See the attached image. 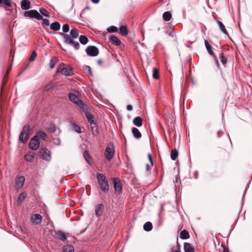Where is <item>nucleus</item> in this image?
I'll return each mask as SVG.
<instances>
[{"label":"nucleus","mask_w":252,"mask_h":252,"mask_svg":"<svg viewBox=\"0 0 252 252\" xmlns=\"http://www.w3.org/2000/svg\"><path fill=\"white\" fill-rule=\"evenodd\" d=\"M27 193L26 192H22L21 193L17 199V203L18 204H21L22 202L26 198Z\"/></svg>","instance_id":"obj_23"},{"label":"nucleus","mask_w":252,"mask_h":252,"mask_svg":"<svg viewBox=\"0 0 252 252\" xmlns=\"http://www.w3.org/2000/svg\"><path fill=\"white\" fill-rule=\"evenodd\" d=\"M62 29H63V32H67L69 31V26L68 24H64L63 26V28H62Z\"/></svg>","instance_id":"obj_45"},{"label":"nucleus","mask_w":252,"mask_h":252,"mask_svg":"<svg viewBox=\"0 0 252 252\" xmlns=\"http://www.w3.org/2000/svg\"><path fill=\"white\" fill-rule=\"evenodd\" d=\"M217 23L219 26V28L220 29V30H221V31L225 34L226 35H228V32H227V31H226L225 28V26H224V25L223 24V23L220 21H217Z\"/></svg>","instance_id":"obj_25"},{"label":"nucleus","mask_w":252,"mask_h":252,"mask_svg":"<svg viewBox=\"0 0 252 252\" xmlns=\"http://www.w3.org/2000/svg\"><path fill=\"white\" fill-rule=\"evenodd\" d=\"M84 70H85V71L89 74L90 75V76H92L93 75V73H92V69H91V68L88 66V65H86L84 68Z\"/></svg>","instance_id":"obj_44"},{"label":"nucleus","mask_w":252,"mask_h":252,"mask_svg":"<svg viewBox=\"0 0 252 252\" xmlns=\"http://www.w3.org/2000/svg\"><path fill=\"white\" fill-rule=\"evenodd\" d=\"M114 188L116 192H120L122 190V186L120 181L118 179L114 180Z\"/></svg>","instance_id":"obj_15"},{"label":"nucleus","mask_w":252,"mask_h":252,"mask_svg":"<svg viewBox=\"0 0 252 252\" xmlns=\"http://www.w3.org/2000/svg\"><path fill=\"white\" fill-rule=\"evenodd\" d=\"M178 155V152L176 149H175L171 151L170 157H171V158L172 160H175L177 158Z\"/></svg>","instance_id":"obj_33"},{"label":"nucleus","mask_w":252,"mask_h":252,"mask_svg":"<svg viewBox=\"0 0 252 252\" xmlns=\"http://www.w3.org/2000/svg\"><path fill=\"white\" fill-rule=\"evenodd\" d=\"M126 109L128 111H131L132 109V106L131 105H128L127 106Z\"/></svg>","instance_id":"obj_51"},{"label":"nucleus","mask_w":252,"mask_h":252,"mask_svg":"<svg viewBox=\"0 0 252 252\" xmlns=\"http://www.w3.org/2000/svg\"><path fill=\"white\" fill-rule=\"evenodd\" d=\"M11 70V67H9L7 69V70L6 74L5 75L4 78H6V75L7 74H8L10 72V71Z\"/></svg>","instance_id":"obj_52"},{"label":"nucleus","mask_w":252,"mask_h":252,"mask_svg":"<svg viewBox=\"0 0 252 252\" xmlns=\"http://www.w3.org/2000/svg\"><path fill=\"white\" fill-rule=\"evenodd\" d=\"M60 24L59 23L56 22L51 24L50 28L53 31H59L60 29Z\"/></svg>","instance_id":"obj_27"},{"label":"nucleus","mask_w":252,"mask_h":252,"mask_svg":"<svg viewBox=\"0 0 252 252\" xmlns=\"http://www.w3.org/2000/svg\"><path fill=\"white\" fill-rule=\"evenodd\" d=\"M2 3L8 7L12 6L10 0H0V4Z\"/></svg>","instance_id":"obj_36"},{"label":"nucleus","mask_w":252,"mask_h":252,"mask_svg":"<svg viewBox=\"0 0 252 252\" xmlns=\"http://www.w3.org/2000/svg\"><path fill=\"white\" fill-rule=\"evenodd\" d=\"M74 247L72 245H66L63 247V252H74Z\"/></svg>","instance_id":"obj_29"},{"label":"nucleus","mask_w":252,"mask_h":252,"mask_svg":"<svg viewBox=\"0 0 252 252\" xmlns=\"http://www.w3.org/2000/svg\"><path fill=\"white\" fill-rule=\"evenodd\" d=\"M120 32L123 35H126L128 33L127 29L126 26H121L120 28Z\"/></svg>","instance_id":"obj_32"},{"label":"nucleus","mask_w":252,"mask_h":252,"mask_svg":"<svg viewBox=\"0 0 252 252\" xmlns=\"http://www.w3.org/2000/svg\"><path fill=\"white\" fill-rule=\"evenodd\" d=\"M96 178L101 191L104 193L107 192L109 190V187L106 177L103 174L98 173L96 174Z\"/></svg>","instance_id":"obj_1"},{"label":"nucleus","mask_w":252,"mask_h":252,"mask_svg":"<svg viewBox=\"0 0 252 252\" xmlns=\"http://www.w3.org/2000/svg\"><path fill=\"white\" fill-rule=\"evenodd\" d=\"M72 127L73 130H74L75 131H76L78 133H81V127L78 126L77 125L75 124H73L72 125Z\"/></svg>","instance_id":"obj_40"},{"label":"nucleus","mask_w":252,"mask_h":252,"mask_svg":"<svg viewBox=\"0 0 252 252\" xmlns=\"http://www.w3.org/2000/svg\"><path fill=\"white\" fill-rule=\"evenodd\" d=\"M153 77L154 78L156 79H158L159 78V73L158 71L157 68H154L153 71Z\"/></svg>","instance_id":"obj_37"},{"label":"nucleus","mask_w":252,"mask_h":252,"mask_svg":"<svg viewBox=\"0 0 252 252\" xmlns=\"http://www.w3.org/2000/svg\"><path fill=\"white\" fill-rule=\"evenodd\" d=\"M36 57H37V53H36V51H33L31 56H30V58L29 59L30 61L31 62L34 61Z\"/></svg>","instance_id":"obj_42"},{"label":"nucleus","mask_w":252,"mask_h":252,"mask_svg":"<svg viewBox=\"0 0 252 252\" xmlns=\"http://www.w3.org/2000/svg\"><path fill=\"white\" fill-rule=\"evenodd\" d=\"M143 227L145 231H149L152 229L153 225L151 222L148 221L144 224Z\"/></svg>","instance_id":"obj_30"},{"label":"nucleus","mask_w":252,"mask_h":252,"mask_svg":"<svg viewBox=\"0 0 252 252\" xmlns=\"http://www.w3.org/2000/svg\"><path fill=\"white\" fill-rule=\"evenodd\" d=\"M39 156L43 159L47 161H50L51 158L50 152L46 148L40 149Z\"/></svg>","instance_id":"obj_9"},{"label":"nucleus","mask_w":252,"mask_h":252,"mask_svg":"<svg viewBox=\"0 0 252 252\" xmlns=\"http://www.w3.org/2000/svg\"><path fill=\"white\" fill-rule=\"evenodd\" d=\"M184 248L185 252H194V249L189 243H185Z\"/></svg>","instance_id":"obj_22"},{"label":"nucleus","mask_w":252,"mask_h":252,"mask_svg":"<svg viewBox=\"0 0 252 252\" xmlns=\"http://www.w3.org/2000/svg\"><path fill=\"white\" fill-rule=\"evenodd\" d=\"M204 43H205V47H206V49L207 50L208 52L209 53V54L210 55L213 56L215 58L216 63L218 64H219V62H218V60L217 59L216 56L214 54V52L212 50V47L210 45V44L209 43L208 40H205V41H204Z\"/></svg>","instance_id":"obj_13"},{"label":"nucleus","mask_w":252,"mask_h":252,"mask_svg":"<svg viewBox=\"0 0 252 252\" xmlns=\"http://www.w3.org/2000/svg\"><path fill=\"white\" fill-rule=\"evenodd\" d=\"M172 15L170 12H165L163 14V19L165 21H169L171 18Z\"/></svg>","instance_id":"obj_31"},{"label":"nucleus","mask_w":252,"mask_h":252,"mask_svg":"<svg viewBox=\"0 0 252 252\" xmlns=\"http://www.w3.org/2000/svg\"><path fill=\"white\" fill-rule=\"evenodd\" d=\"M132 132L134 137L136 138H140L141 137L142 135L138 128L133 127L132 129Z\"/></svg>","instance_id":"obj_21"},{"label":"nucleus","mask_w":252,"mask_h":252,"mask_svg":"<svg viewBox=\"0 0 252 252\" xmlns=\"http://www.w3.org/2000/svg\"><path fill=\"white\" fill-rule=\"evenodd\" d=\"M48 129L51 133H54L56 131L57 128L54 125L51 124L49 126Z\"/></svg>","instance_id":"obj_38"},{"label":"nucleus","mask_w":252,"mask_h":252,"mask_svg":"<svg viewBox=\"0 0 252 252\" xmlns=\"http://www.w3.org/2000/svg\"><path fill=\"white\" fill-rule=\"evenodd\" d=\"M24 16L25 17H29L30 18H35L39 20H41L43 19L42 16L36 10L26 11L24 12Z\"/></svg>","instance_id":"obj_5"},{"label":"nucleus","mask_w":252,"mask_h":252,"mask_svg":"<svg viewBox=\"0 0 252 252\" xmlns=\"http://www.w3.org/2000/svg\"><path fill=\"white\" fill-rule=\"evenodd\" d=\"M31 2L28 0H23L21 1V8L23 10H27L30 8Z\"/></svg>","instance_id":"obj_17"},{"label":"nucleus","mask_w":252,"mask_h":252,"mask_svg":"<svg viewBox=\"0 0 252 252\" xmlns=\"http://www.w3.org/2000/svg\"><path fill=\"white\" fill-rule=\"evenodd\" d=\"M221 133V132L220 131H219L218 132V133H217V134H218V137H220V133Z\"/></svg>","instance_id":"obj_57"},{"label":"nucleus","mask_w":252,"mask_h":252,"mask_svg":"<svg viewBox=\"0 0 252 252\" xmlns=\"http://www.w3.org/2000/svg\"><path fill=\"white\" fill-rule=\"evenodd\" d=\"M53 140L55 141L54 143L57 145H60V138H57V139L56 138H53Z\"/></svg>","instance_id":"obj_50"},{"label":"nucleus","mask_w":252,"mask_h":252,"mask_svg":"<svg viewBox=\"0 0 252 252\" xmlns=\"http://www.w3.org/2000/svg\"><path fill=\"white\" fill-rule=\"evenodd\" d=\"M79 41L82 44H86L88 42V39L85 35H81L79 37Z\"/></svg>","instance_id":"obj_35"},{"label":"nucleus","mask_w":252,"mask_h":252,"mask_svg":"<svg viewBox=\"0 0 252 252\" xmlns=\"http://www.w3.org/2000/svg\"><path fill=\"white\" fill-rule=\"evenodd\" d=\"M223 252H229V251L228 250L224 249Z\"/></svg>","instance_id":"obj_59"},{"label":"nucleus","mask_w":252,"mask_h":252,"mask_svg":"<svg viewBox=\"0 0 252 252\" xmlns=\"http://www.w3.org/2000/svg\"><path fill=\"white\" fill-rule=\"evenodd\" d=\"M49 65H50V67L52 69V68H54V67L55 66V63L54 62V61L53 59H51L50 60Z\"/></svg>","instance_id":"obj_48"},{"label":"nucleus","mask_w":252,"mask_h":252,"mask_svg":"<svg viewBox=\"0 0 252 252\" xmlns=\"http://www.w3.org/2000/svg\"><path fill=\"white\" fill-rule=\"evenodd\" d=\"M102 63V61L101 60H99L97 61V63L98 64H101Z\"/></svg>","instance_id":"obj_56"},{"label":"nucleus","mask_w":252,"mask_h":252,"mask_svg":"<svg viewBox=\"0 0 252 252\" xmlns=\"http://www.w3.org/2000/svg\"><path fill=\"white\" fill-rule=\"evenodd\" d=\"M177 249H178V250H177L176 251H172V252H180L179 248H177Z\"/></svg>","instance_id":"obj_58"},{"label":"nucleus","mask_w":252,"mask_h":252,"mask_svg":"<svg viewBox=\"0 0 252 252\" xmlns=\"http://www.w3.org/2000/svg\"><path fill=\"white\" fill-rule=\"evenodd\" d=\"M70 35L72 38H76L79 35L78 30L76 29H72L70 32Z\"/></svg>","instance_id":"obj_28"},{"label":"nucleus","mask_w":252,"mask_h":252,"mask_svg":"<svg viewBox=\"0 0 252 252\" xmlns=\"http://www.w3.org/2000/svg\"><path fill=\"white\" fill-rule=\"evenodd\" d=\"M37 135L38 138H41L43 140L46 141L47 139V135L43 131L38 130L36 132V135Z\"/></svg>","instance_id":"obj_18"},{"label":"nucleus","mask_w":252,"mask_h":252,"mask_svg":"<svg viewBox=\"0 0 252 252\" xmlns=\"http://www.w3.org/2000/svg\"><path fill=\"white\" fill-rule=\"evenodd\" d=\"M40 13L44 16L49 17V12L44 8H40L39 9Z\"/></svg>","instance_id":"obj_43"},{"label":"nucleus","mask_w":252,"mask_h":252,"mask_svg":"<svg viewBox=\"0 0 252 252\" xmlns=\"http://www.w3.org/2000/svg\"><path fill=\"white\" fill-rule=\"evenodd\" d=\"M91 1L94 3H97L99 0H91Z\"/></svg>","instance_id":"obj_54"},{"label":"nucleus","mask_w":252,"mask_h":252,"mask_svg":"<svg viewBox=\"0 0 252 252\" xmlns=\"http://www.w3.org/2000/svg\"><path fill=\"white\" fill-rule=\"evenodd\" d=\"M57 72H60L65 76H71L73 74L72 67L63 63L58 67Z\"/></svg>","instance_id":"obj_2"},{"label":"nucleus","mask_w":252,"mask_h":252,"mask_svg":"<svg viewBox=\"0 0 252 252\" xmlns=\"http://www.w3.org/2000/svg\"><path fill=\"white\" fill-rule=\"evenodd\" d=\"M33 158H34V156L33 154H31V153H29L25 156V159L27 161L32 162L33 161Z\"/></svg>","instance_id":"obj_34"},{"label":"nucleus","mask_w":252,"mask_h":252,"mask_svg":"<svg viewBox=\"0 0 252 252\" xmlns=\"http://www.w3.org/2000/svg\"><path fill=\"white\" fill-rule=\"evenodd\" d=\"M31 221L33 225H37L41 223L42 220L41 215L38 214H33L31 216Z\"/></svg>","instance_id":"obj_11"},{"label":"nucleus","mask_w":252,"mask_h":252,"mask_svg":"<svg viewBox=\"0 0 252 252\" xmlns=\"http://www.w3.org/2000/svg\"><path fill=\"white\" fill-rule=\"evenodd\" d=\"M148 156L149 160L151 163V165L152 166L153 164V161L152 156L150 154H149Z\"/></svg>","instance_id":"obj_49"},{"label":"nucleus","mask_w":252,"mask_h":252,"mask_svg":"<svg viewBox=\"0 0 252 252\" xmlns=\"http://www.w3.org/2000/svg\"><path fill=\"white\" fill-rule=\"evenodd\" d=\"M111 42L116 45H119L121 44L120 39L115 36H112L110 38Z\"/></svg>","instance_id":"obj_24"},{"label":"nucleus","mask_w":252,"mask_h":252,"mask_svg":"<svg viewBox=\"0 0 252 252\" xmlns=\"http://www.w3.org/2000/svg\"><path fill=\"white\" fill-rule=\"evenodd\" d=\"M40 146V142L37 135H34L31 139L29 143V148L32 150H36Z\"/></svg>","instance_id":"obj_6"},{"label":"nucleus","mask_w":252,"mask_h":252,"mask_svg":"<svg viewBox=\"0 0 252 252\" xmlns=\"http://www.w3.org/2000/svg\"><path fill=\"white\" fill-rule=\"evenodd\" d=\"M63 38L65 42L66 43L71 45L76 50L78 49L80 47V45L78 42L74 41L70 38L69 35L67 34H63Z\"/></svg>","instance_id":"obj_8"},{"label":"nucleus","mask_w":252,"mask_h":252,"mask_svg":"<svg viewBox=\"0 0 252 252\" xmlns=\"http://www.w3.org/2000/svg\"><path fill=\"white\" fill-rule=\"evenodd\" d=\"M220 58L221 62L223 64H225L226 63V59L225 58V57L223 56V54L222 53L220 54Z\"/></svg>","instance_id":"obj_46"},{"label":"nucleus","mask_w":252,"mask_h":252,"mask_svg":"<svg viewBox=\"0 0 252 252\" xmlns=\"http://www.w3.org/2000/svg\"><path fill=\"white\" fill-rule=\"evenodd\" d=\"M189 237V233L186 230H184L180 232V237L182 239H186Z\"/></svg>","instance_id":"obj_26"},{"label":"nucleus","mask_w":252,"mask_h":252,"mask_svg":"<svg viewBox=\"0 0 252 252\" xmlns=\"http://www.w3.org/2000/svg\"><path fill=\"white\" fill-rule=\"evenodd\" d=\"M133 123L135 126L140 127L142 125V120L140 117L137 116L133 119Z\"/></svg>","instance_id":"obj_19"},{"label":"nucleus","mask_w":252,"mask_h":252,"mask_svg":"<svg viewBox=\"0 0 252 252\" xmlns=\"http://www.w3.org/2000/svg\"><path fill=\"white\" fill-rule=\"evenodd\" d=\"M43 21V25L45 26H48L49 25V21L48 20L46 19H41Z\"/></svg>","instance_id":"obj_47"},{"label":"nucleus","mask_w":252,"mask_h":252,"mask_svg":"<svg viewBox=\"0 0 252 252\" xmlns=\"http://www.w3.org/2000/svg\"><path fill=\"white\" fill-rule=\"evenodd\" d=\"M107 31L108 32H115L118 31L116 27L112 26L107 28Z\"/></svg>","instance_id":"obj_41"},{"label":"nucleus","mask_w":252,"mask_h":252,"mask_svg":"<svg viewBox=\"0 0 252 252\" xmlns=\"http://www.w3.org/2000/svg\"><path fill=\"white\" fill-rule=\"evenodd\" d=\"M83 156H84L85 159H86V160L87 161V162L90 163V160L91 159V157H90L89 152L87 151H85L84 152Z\"/></svg>","instance_id":"obj_39"},{"label":"nucleus","mask_w":252,"mask_h":252,"mask_svg":"<svg viewBox=\"0 0 252 252\" xmlns=\"http://www.w3.org/2000/svg\"><path fill=\"white\" fill-rule=\"evenodd\" d=\"M25 178L24 176H20L18 177L16 181L15 187L17 189L21 188L24 184Z\"/></svg>","instance_id":"obj_14"},{"label":"nucleus","mask_w":252,"mask_h":252,"mask_svg":"<svg viewBox=\"0 0 252 252\" xmlns=\"http://www.w3.org/2000/svg\"><path fill=\"white\" fill-rule=\"evenodd\" d=\"M56 235L57 237L61 240L64 241L66 239L65 234L60 230L57 231L56 232Z\"/></svg>","instance_id":"obj_20"},{"label":"nucleus","mask_w":252,"mask_h":252,"mask_svg":"<svg viewBox=\"0 0 252 252\" xmlns=\"http://www.w3.org/2000/svg\"><path fill=\"white\" fill-rule=\"evenodd\" d=\"M115 152V150L114 145L112 143L108 144L104 152V156L106 158L110 161L113 158Z\"/></svg>","instance_id":"obj_4"},{"label":"nucleus","mask_w":252,"mask_h":252,"mask_svg":"<svg viewBox=\"0 0 252 252\" xmlns=\"http://www.w3.org/2000/svg\"><path fill=\"white\" fill-rule=\"evenodd\" d=\"M150 170V167L149 165H146V170L149 171Z\"/></svg>","instance_id":"obj_55"},{"label":"nucleus","mask_w":252,"mask_h":252,"mask_svg":"<svg viewBox=\"0 0 252 252\" xmlns=\"http://www.w3.org/2000/svg\"><path fill=\"white\" fill-rule=\"evenodd\" d=\"M30 128L29 125L24 126L19 135V141L24 144L27 142L30 136Z\"/></svg>","instance_id":"obj_3"},{"label":"nucleus","mask_w":252,"mask_h":252,"mask_svg":"<svg viewBox=\"0 0 252 252\" xmlns=\"http://www.w3.org/2000/svg\"><path fill=\"white\" fill-rule=\"evenodd\" d=\"M86 116L91 125L92 130L93 131L94 128L95 127V124L94 123V117L91 113L88 112L86 113Z\"/></svg>","instance_id":"obj_12"},{"label":"nucleus","mask_w":252,"mask_h":252,"mask_svg":"<svg viewBox=\"0 0 252 252\" xmlns=\"http://www.w3.org/2000/svg\"><path fill=\"white\" fill-rule=\"evenodd\" d=\"M197 176H198V172H197V171H195L194 172V178L197 179Z\"/></svg>","instance_id":"obj_53"},{"label":"nucleus","mask_w":252,"mask_h":252,"mask_svg":"<svg viewBox=\"0 0 252 252\" xmlns=\"http://www.w3.org/2000/svg\"><path fill=\"white\" fill-rule=\"evenodd\" d=\"M68 98L70 101L78 105L80 108H84L85 104L83 102L80 100L76 95L70 93L68 95Z\"/></svg>","instance_id":"obj_7"},{"label":"nucleus","mask_w":252,"mask_h":252,"mask_svg":"<svg viewBox=\"0 0 252 252\" xmlns=\"http://www.w3.org/2000/svg\"><path fill=\"white\" fill-rule=\"evenodd\" d=\"M104 205L102 204H98L95 207V214L97 217L100 216L104 210Z\"/></svg>","instance_id":"obj_16"},{"label":"nucleus","mask_w":252,"mask_h":252,"mask_svg":"<svg viewBox=\"0 0 252 252\" xmlns=\"http://www.w3.org/2000/svg\"><path fill=\"white\" fill-rule=\"evenodd\" d=\"M88 55L90 56H96L99 53L98 49L95 46H90L86 49Z\"/></svg>","instance_id":"obj_10"}]
</instances>
